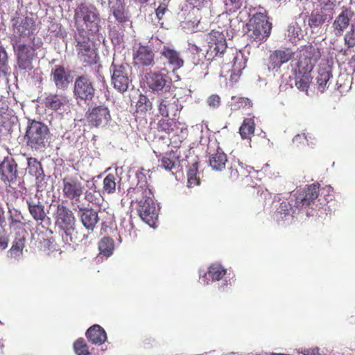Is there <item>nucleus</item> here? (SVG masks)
Returning <instances> with one entry per match:
<instances>
[{"label": "nucleus", "mask_w": 355, "mask_h": 355, "mask_svg": "<svg viewBox=\"0 0 355 355\" xmlns=\"http://www.w3.org/2000/svg\"><path fill=\"white\" fill-rule=\"evenodd\" d=\"M128 193L132 198L139 201L137 211L140 218L150 226H153L158 218L159 214L153 199V193L148 188L147 182H139L132 191H128Z\"/></svg>", "instance_id": "obj_1"}, {"label": "nucleus", "mask_w": 355, "mask_h": 355, "mask_svg": "<svg viewBox=\"0 0 355 355\" xmlns=\"http://www.w3.org/2000/svg\"><path fill=\"white\" fill-rule=\"evenodd\" d=\"M74 23L76 35H96L101 28L99 12L94 6L82 3L75 10Z\"/></svg>", "instance_id": "obj_2"}, {"label": "nucleus", "mask_w": 355, "mask_h": 355, "mask_svg": "<svg viewBox=\"0 0 355 355\" xmlns=\"http://www.w3.org/2000/svg\"><path fill=\"white\" fill-rule=\"evenodd\" d=\"M268 12H257L246 24L245 34L251 42L261 44L267 40L270 35L272 23L268 20Z\"/></svg>", "instance_id": "obj_3"}, {"label": "nucleus", "mask_w": 355, "mask_h": 355, "mask_svg": "<svg viewBox=\"0 0 355 355\" xmlns=\"http://www.w3.org/2000/svg\"><path fill=\"white\" fill-rule=\"evenodd\" d=\"M50 130L42 122L28 120L25 137L28 146L35 150L44 148L49 142Z\"/></svg>", "instance_id": "obj_4"}, {"label": "nucleus", "mask_w": 355, "mask_h": 355, "mask_svg": "<svg viewBox=\"0 0 355 355\" xmlns=\"http://www.w3.org/2000/svg\"><path fill=\"white\" fill-rule=\"evenodd\" d=\"M75 47L77 58L85 65H92L98 62L99 56L95 43L87 35H75Z\"/></svg>", "instance_id": "obj_5"}, {"label": "nucleus", "mask_w": 355, "mask_h": 355, "mask_svg": "<svg viewBox=\"0 0 355 355\" xmlns=\"http://www.w3.org/2000/svg\"><path fill=\"white\" fill-rule=\"evenodd\" d=\"M10 21L14 40L31 38L36 32L37 24L33 17L16 12Z\"/></svg>", "instance_id": "obj_6"}, {"label": "nucleus", "mask_w": 355, "mask_h": 355, "mask_svg": "<svg viewBox=\"0 0 355 355\" xmlns=\"http://www.w3.org/2000/svg\"><path fill=\"white\" fill-rule=\"evenodd\" d=\"M321 58L320 49L313 45L305 46L299 55L295 73L311 74L313 67Z\"/></svg>", "instance_id": "obj_7"}, {"label": "nucleus", "mask_w": 355, "mask_h": 355, "mask_svg": "<svg viewBox=\"0 0 355 355\" xmlns=\"http://www.w3.org/2000/svg\"><path fill=\"white\" fill-rule=\"evenodd\" d=\"M61 182L62 197L70 200L72 204L79 202L85 191L81 177L67 175L61 179Z\"/></svg>", "instance_id": "obj_8"}, {"label": "nucleus", "mask_w": 355, "mask_h": 355, "mask_svg": "<svg viewBox=\"0 0 355 355\" xmlns=\"http://www.w3.org/2000/svg\"><path fill=\"white\" fill-rule=\"evenodd\" d=\"M0 179L6 185L8 191L15 189L19 177L18 165L13 158L6 157L1 162Z\"/></svg>", "instance_id": "obj_9"}, {"label": "nucleus", "mask_w": 355, "mask_h": 355, "mask_svg": "<svg viewBox=\"0 0 355 355\" xmlns=\"http://www.w3.org/2000/svg\"><path fill=\"white\" fill-rule=\"evenodd\" d=\"M110 69L112 71L111 81L114 88L122 93L127 91L130 83L129 64L125 62L117 63L114 58Z\"/></svg>", "instance_id": "obj_10"}, {"label": "nucleus", "mask_w": 355, "mask_h": 355, "mask_svg": "<svg viewBox=\"0 0 355 355\" xmlns=\"http://www.w3.org/2000/svg\"><path fill=\"white\" fill-rule=\"evenodd\" d=\"M85 119L92 128H103L112 121L109 108L103 104L91 105L85 113Z\"/></svg>", "instance_id": "obj_11"}, {"label": "nucleus", "mask_w": 355, "mask_h": 355, "mask_svg": "<svg viewBox=\"0 0 355 355\" xmlns=\"http://www.w3.org/2000/svg\"><path fill=\"white\" fill-rule=\"evenodd\" d=\"M95 94L94 83L87 75H81L76 78L73 96L76 100L90 103L94 100Z\"/></svg>", "instance_id": "obj_12"}, {"label": "nucleus", "mask_w": 355, "mask_h": 355, "mask_svg": "<svg viewBox=\"0 0 355 355\" xmlns=\"http://www.w3.org/2000/svg\"><path fill=\"white\" fill-rule=\"evenodd\" d=\"M208 48L205 57L207 60H212L216 57H221L227 50V42L223 33L211 31L207 38Z\"/></svg>", "instance_id": "obj_13"}, {"label": "nucleus", "mask_w": 355, "mask_h": 355, "mask_svg": "<svg viewBox=\"0 0 355 355\" xmlns=\"http://www.w3.org/2000/svg\"><path fill=\"white\" fill-rule=\"evenodd\" d=\"M12 47L17 56V64L20 69L31 70L32 62L35 56V48L33 46L21 43L18 40H12Z\"/></svg>", "instance_id": "obj_14"}, {"label": "nucleus", "mask_w": 355, "mask_h": 355, "mask_svg": "<svg viewBox=\"0 0 355 355\" xmlns=\"http://www.w3.org/2000/svg\"><path fill=\"white\" fill-rule=\"evenodd\" d=\"M159 113L164 117H175L182 109L179 99L173 92L166 91L158 100Z\"/></svg>", "instance_id": "obj_15"}, {"label": "nucleus", "mask_w": 355, "mask_h": 355, "mask_svg": "<svg viewBox=\"0 0 355 355\" xmlns=\"http://www.w3.org/2000/svg\"><path fill=\"white\" fill-rule=\"evenodd\" d=\"M186 129L185 124L180 123L175 117L163 116L158 120L157 123V131L167 135L168 137H171V140L174 137H178V141L176 140L173 141L176 144L182 141L183 137H180L179 134L182 133L183 130Z\"/></svg>", "instance_id": "obj_16"}, {"label": "nucleus", "mask_w": 355, "mask_h": 355, "mask_svg": "<svg viewBox=\"0 0 355 355\" xmlns=\"http://www.w3.org/2000/svg\"><path fill=\"white\" fill-rule=\"evenodd\" d=\"M319 188L318 183H313L298 191L295 198V207L297 209L312 207L319 197Z\"/></svg>", "instance_id": "obj_17"}, {"label": "nucleus", "mask_w": 355, "mask_h": 355, "mask_svg": "<svg viewBox=\"0 0 355 355\" xmlns=\"http://www.w3.org/2000/svg\"><path fill=\"white\" fill-rule=\"evenodd\" d=\"M55 224L63 231L62 234L73 231L76 224V218L73 213L66 205L58 204L54 214Z\"/></svg>", "instance_id": "obj_18"}, {"label": "nucleus", "mask_w": 355, "mask_h": 355, "mask_svg": "<svg viewBox=\"0 0 355 355\" xmlns=\"http://www.w3.org/2000/svg\"><path fill=\"white\" fill-rule=\"evenodd\" d=\"M207 153L209 155V164L213 170L221 171L225 168L227 157L219 147L216 141H210L209 142Z\"/></svg>", "instance_id": "obj_19"}, {"label": "nucleus", "mask_w": 355, "mask_h": 355, "mask_svg": "<svg viewBox=\"0 0 355 355\" xmlns=\"http://www.w3.org/2000/svg\"><path fill=\"white\" fill-rule=\"evenodd\" d=\"M145 81L148 87L155 93L165 92L170 88V83L167 80L166 76L159 71H150L146 73Z\"/></svg>", "instance_id": "obj_20"}, {"label": "nucleus", "mask_w": 355, "mask_h": 355, "mask_svg": "<svg viewBox=\"0 0 355 355\" xmlns=\"http://www.w3.org/2000/svg\"><path fill=\"white\" fill-rule=\"evenodd\" d=\"M132 63L142 67H153L155 64V53L148 46L141 45L133 53Z\"/></svg>", "instance_id": "obj_21"}, {"label": "nucleus", "mask_w": 355, "mask_h": 355, "mask_svg": "<svg viewBox=\"0 0 355 355\" xmlns=\"http://www.w3.org/2000/svg\"><path fill=\"white\" fill-rule=\"evenodd\" d=\"M92 232L83 228L76 229L66 234H62V239L69 245L71 244L88 245L92 241Z\"/></svg>", "instance_id": "obj_22"}, {"label": "nucleus", "mask_w": 355, "mask_h": 355, "mask_svg": "<svg viewBox=\"0 0 355 355\" xmlns=\"http://www.w3.org/2000/svg\"><path fill=\"white\" fill-rule=\"evenodd\" d=\"M28 173L35 178V185L38 190H44L46 186V175L42 165L36 158H28Z\"/></svg>", "instance_id": "obj_23"}, {"label": "nucleus", "mask_w": 355, "mask_h": 355, "mask_svg": "<svg viewBox=\"0 0 355 355\" xmlns=\"http://www.w3.org/2000/svg\"><path fill=\"white\" fill-rule=\"evenodd\" d=\"M78 216L86 230L93 232L100 218L98 212L88 207H78Z\"/></svg>", "instance_id": "obj_24"}, {"label": "nucleus", "mask_w": 355, "mask_h": 355, "mask_svg": "<svg viewBox=\"0 0 355 355\" xmlns=\"http://www.w3.org/2000/svg\"><path fill=\"white\" fill-rule=\"evenodd\" d=\"M354 12L348 8L344 9L335 19L332 24L333 31L337 37L343 35L344 31L349 26Z\"/></svg>", "instance_id": "obj_25"}, {"label": "nucleus", "mask_w": 355, "mask_h": 355, "mask_svg": "<svg viewBox=\"0 0 355 355\" xmlns=\"http://www.w3.org/2000/svg\"><path fill=\"white\" fill-rule=\"evenodd\" d=\"M293 55V53L288 49L275 51L269 57V69L277 70L283 64L288 62Z\"/></svg>", "instance_id": "obj_26"}, {"label": "nucleus", "mask_w": 355, "mask_h": 355, "mask_svg": "<svg viewBox=\"0 0 355 355\" xmlns=\"http://www.w3.org/2000/svg\"><path fill=\"white\" fill-rule=\"evenodd\" d=\"M332 78V67L329 64L320 66L315 77L318 90L322 93L328 89Z\"/></svg>", "instance_id": "obj_27"}, {"label": "nucleus", "mask_w": 355, "mask_h": 355, "mask_svg": "<svg viewBox=\"0 0 355 355\" xmlns=\"http://www.w3.org/2000/svg\"><path fill=\"white\" fill-rule=\"evenodd\" d=\"M160 54L173 71L180 69L184 64V60L181 58L180 53L168 46H164Z\"/></svg>", "instance_id": "obj_28"}, {"label": "nucleus", "mask_w": 355, "mask_h": 355, "mask_svg": "<svg viewBox=\"0 0 355 355\" xmlns=\"http://www.w3.org/2000/svg\"><path fill=\"white\" fill-rule=\"evenodd\" d=\"M51 76L58 89H65L69 83L70 74L62 65H56L51 71Z\"/></svg>", "instance_id": "obj_29"}, {"label": "nucleus", "mask_w": 355, "mask_h": 355, "mask_svg": "<svg viewBox=\"0 0 355 355\" xmlns=\"http://www.w3.org/2000/svg\"><path fill=\"white\" fill-rule=\"evenodd\" d=\"M228 171L230 179L235 181L248 177L250 173V167L245 166L239 160H234L232 162Z\"/></svg>", "instance_id": "obj_30"}, {"label": "nucleus", "mask_w": 355, "mask_h": 355, "mask_svg": "<svg viewBox=\"0 0 355 355\" xmlns=\"http://www.w3.org/2000/svg\"><path fill=\"white\" fill-rule=\"evenodd\" d=\"M67 102V98L64 95L52 93L46 94L42 100V103L46 108L55 111L59 110Z\"/></svg>", "instance_id": "obj_31"}, {"label": "nucleus", "mask_w": 355, "mask_h": 355, "mask_svg": "<svg viewBox=\"0 0 355 355\" xmlns=\"http://www.w3.org/2000/svg\"><path fill=\"white\" fill-rule=\"evenodd\" d=\"M30 214L36 221L41 223L45 220L46 214L44 210V205L40 200L35 201L32 198L26 200Z\"/></svg>", "instance_id": "obj_32"}, {"label": "nucleus", "mask_w": 355, "mask_h": 355, "mask_svg": "<svg viewBox=\"0 0 355 355\" xmlns=\"http://www.w3.org/2000/svg\"><path fill=\"white\" fill-rule=\"evenodd\" d=\"M86 336L92 344L101 345L107 340V335L105 330L98 324H94L89 327Z\"/></svg>", "instance_id": "obj_33"}, {"label": "nucleus", "mask_w": 355, "mask_h": 355, "mask_svg": "<svg viewBox=\"0 0 355 355\" xmlns=\"http://www.w3.org/2000/svg\"><path fill=\"white\" fill-rule=\"evenodd\" d=\"M27 232L23 229L16 234L12 245L9 250L10 257H18L22 254L26 241Z\"/></svg>", "instance_id": "obj_34"}, {"label": "nucleus", "mask_w": 355, "mask_h": 355, "mask_svg": "<svg viewBox=\"0 0 355 355\" xmlns=\"http://www.w3.org/2000/svg\"><path fill=\"white\" fill-rule=\"evenodd\" d=\"M227 270L219 263H212L208 268L207 272L202 277V281L205 284H209L207 275L212 281H219L226 275Z\"/></svg>", "instance_id": "obj_35"}, {"label": "nucleus", "mask_w": 355, "mask_h": 355, "mask_svg": "<svg viewBox=\"0 0 355 355\" xmlns=\"http://www.w3.org/2000/svg\"><path fill=\"white\" fill-rule=\"evenodd\" d=\"M179 157L173 150L166 152L160 159H158L160 166L166 171H171L176 166Z\"/></svg>", "instance_id": "obj_36"}, {"label": "nucleus", "mask_w": 355, "mask_h": 355, "mask_svg": "<svg viewBox=\"0 0 355 355\" xmlns=\"http://www.w3.org/2000/svg\"><path fill=\"white\" fill-rule=\"evenodd\" d=\"M327 20V15L322 10H314L308 19V25L311 28H317L321 26Z\"/></svg>", "instance_id": "obj_37"}, {"label": "nucleus", "mask_w": 355, "mask_h": 355, "mask_svg": "<svg viewBox=\"0 0 355 355\" xmlns=\"http://www.w3.org/2000/svg\"><path fill=\"white\" fill-rule=\"evenodd\" d=\"M255 123L252 118H247L243 121L239 128V134L243 139H250L254 135Z\"/></svg>", "instance_id": "obj_38"}, {"label": "nucleus", "mask_w": 355, "mask_h": 355, "mask_svg": "<svg viewBox=\"0 0 355 355\" xmlns=\"http://www.w3.org/2000/svg\"><path fill=\"white\" fill-rule=\"evenodd\" d=\"M114 248V241L110 237L105 236L102 238L98 243L100 254L105 257H110L112 254Z\"/></svg>", "instance_id": "obj_39"}, {"label": "nucleus", "mask_w": 355, "mask_h": 355, "mask_svg": "<svg viewBox=\"0 0 355 355\" xmlns=\"http://www.w3.org/2000/svg\"><path fill=\"white\" fill-rule=\"evenodd\" d=\"M311 74L295 73V86L302 92H307L311 81Z\"/></svg>", "instance_id": "obj_40"}, {"label": "nucleus", "mask_w": 355, "mask_h": 355, "mask_svg": "<svg viewBox=\"0 0 355 355\" xmlns=\"http://www.w3.org/2000/svg\"><path fill=\"white\" fill-rule=\"evenodd\" d=\"M287 32L288 37L292 42H296L303 37L302 28L297 21L289 24Z\"/></svg>", "instance_id": "obj_41"}, {"label": "nucleus", "mask_w": 355, "mask_h": 355, "mask_svg": "<svg viewBox=\"0 0 355 355\" xmlns=\"http://www.w3.org/2000/svg\"><path fill=\"white\" fill-rule=\"evenodd\" d=\"M116 21L120 23L125 22L128 17L125 14L123 1L118 2L110 6Z\"/></svg>", "instance_id": "obj_42"}, {"label": "nucleus", "mask_w": 355, "mask_h": 355, "mask_svg": "<svg viewBox=\"0 0 355 355\" xmlns=\"http://www.w3.org/2000/svg\"><path fill=\"white\" fill-rule=\"evenodd\" d=\"M200 19L196 17H192L188 15L187 19L182 22V27L187 33L197 32Z\"/></svg>", "instance_id": "obj_43"}, {"label": "nucleus", "mask_w": 355, "mask_h": 355, "mask_svg": "<svg viewBox=\"0 0 355 355\" xmlns=\"http://www.w3.org/2000/svg\"><path fill=\"white\" fill-rule=\"evenodd\" d=\"M197 163L193 164L187 171V186L193 187L200 184V178L198 177Z\"/></svg>", "instance_id": "obj_44"}, {"label": "nucleus", "mask_w": 355, "mask_h": 355, "mask_svg": "<svg viewBox=\"0 0 355 355\" xmlns=\"http://www.w3.org/2000/svg\"><path fill=\"white\" fill-rule=\"evenodd\" d=\"M116 175L109 173L103 180V193L111 194L116 190Z\"/></svg>", "instance_id": "obj_45"}, {"label": "nucleus", "mask_w": 355, "mask_h": 355, "mask_svg": "<svg viewBox=\"0 0 355 355\" xmlns=\"http://www.w3.org/2000/svg\"><path fill=\"white\" fill-rule=\"evenodd\" d=\"M9 226L10 228L16 229L24 225V216L20 211L14 210L13 211H9Z\"/></svg>", "instance_id": "obj_46"}, {"label": "nucleus", "mask_w": 355, "mask_h": 355, "mask_svg": "<svg viewBox=\"0 0 355 355\" xmlns=\"http://www.w3.org/2000/svg\"><path fill=\"white\" fill-rule=\"evenodd\" d=\"M333 188L331 186H325L322 189L319 188V198L318 201L320 202L321 205H324L332 200Z\"/></svg>", "instance_id": "obj_47"}, {"label": "nucleus", "mask_w": 355, "mask_h": 355, "mask_svg": "<svg viewBox=\"0 0 355 355\" xmlns=\"http://www.w3.org/2000/svg\"><path fill=\"white\" fill-rule=\"evenodd\" d=\"M232 103V109L234 110H239L241 108L250 107H252V103L249 98L245 97H236L233 96Z\"/></svg>", "instance_id": "obj_48"}, {"label": "nucleus", "mask_w": 355, "mask_h": 355, "mask_svg": "<svg viewBox=\"0 0 355 355\" xmlns=\"http://www.w3.org/2000/svg\"><path fill=\"white\" fill-rule=\"evenodd\" d=\"M153 107L152 103L145 95H140L139 98L136 104L137 112L146 113L148 110H151Z\"/></svg>", "instance_id": "obj_49"}, {"label": "nucleus", "mask_w": 355, "mask_h": 355, "mask_svg": "<svg viewBox=\"0 0 355 355\" xmlns=\"http://www.w3.org/2000/svg\"><path fill=\"white\" fill-rule=\"evenodd\" d=\"M10 69L8 55L5 49L0 46V74L6 76Z\"/></svg>", "instance_id": "obj_50"}, {"label": "nucleus", "mask_w": 355, "mask_h": 355, "mask_svg": "<svg viewBox=\"0 0 355 355\" xmlns=\"http://www.w3.org/2000/svg\"><path fill=\"white\" fill-rule=\"evenodd\" d=\"M73 349L77 355H89V348L83 338L78 339L73 344Z\"/></svg>", "instance_id": "obj_51"}, {"label": "nucleus", "mask_w": 355, "mask_h": 355, "mask_svg": "<svg viewBox=\"0 0 355 355\" xmlns=\"http://www.w3.org/2000/svg\"><path fill=\"white\" fill-rule=\"evenodd\" d=\"M227 12L233 13L239 10L243 5V0H223Z\"/></svg>", "instance_id": "obj_52"}, {"label": "nucleus", "mask_w": 355, "mask_h": 355, "mask_svg": "<svg viewBox=\"0 0 355 355\" xmlns=\"http://www.w3.org/2000/svg\"><path fill=\"white\" fill-rule=\"evenodd\" d=\"M277 214L282 218L293 214V206L290 202L283 201L277 209Z\"/></svg>", "instance_id": "obj_53"}, {"label": "nucleus", "mask_w": 355, "mask_h": 355, "mask_svg": "<svg viewBox=\"0 0 355 355\" xmlns=\"http://www.w3.org/2000/svg\"><path fill=\"white\" fill-rule=\"evenodd\" d=\"M345 44L348 48H353L355 46V25L352 24L350 31L347 32L344 37Z\"/></svg>", "instance_id": "obj_54"}, {"label": "nucleus", "mask_w": 355, "mask_h": 355, "mask_svg": "<svg viewBox=\"0 0 355 355\" xmlns=\"http://www.w3.org/2000/svg\"><path fill=\"white\" fill-rule=\"evenodd\" d=\"M193 54L191 56V61L195 65H199L202 63L203 57H205L203 53H201V49L197 46H193Z\"/></svg>", "instance_id": "obj_55"}, {"label": "nucleus", "mask_w": 355, "mask_h": 355, "mask_svg": "<svg viewBox=\"0 0 355 355\" xmlns=\"http://www.w3.org/2000/svg\"><path fill=\"white\" fill-rule=\"evenodd\" d=\"M9 243L8 236L6 234V231L3 227V225L0 227V248L5 250L7 248Z\"/></svg>", "instance_id": "obj_56"}, {"label": "nucleus", "mask_w": 355, "mask_h": 355, "mask_svg": "<svg viewBox=\"0 0 355 355\" xmlns=\"http://www.w3.org/2000/svg\"><path fill=\"white\" fill-rule=\"evenodd\" d=\"M207 103L210 107L216 108L220 104V98L218 95L213 94L208 98Z\"/></svg>", "instance_id": "obj_57"}, {"label": "nucleus", "mask_w": 355, "mask_h": 355, "mask_svg": "<svg viewBox=\"0 0 355 355\" xmlns=\"http://www.w3.org/2000/svg\"><path fill=\"white\" fill-rule=\"evenodd\" d=\"M303 355H320V349L318 347H313L309 349H304L302 351Z\"/></svg>", "instance_id": "obj_58"}, {"label": "nucleus", "mask_w": 355, "mask_h": 355, "mask_svg": "<svg viewBox=\"0 0 355 355\" xmlns=\"http://www.w3.org/2000/svg\"><path fill=\"white\" fill-rule=\"evenodd\" d=\"M166 10V7L164 4L159 5V7L156 9V16L159 20L162 19Z\"/></svg>", "instance_id": "obj_59"}, {"label": "nucleus", "mask_w": 355, "mask_h": 355, "mask_svg": "<svg viewBox=\"0 0 355 355\" xmlns=\"http://www.w3.org/2000/svg\"><path fill=\"white\" fill-rule=\"evenodd\" d=\"M318 2L321 6L320 10H327L329 6H331L333 5L331 0H319Z\"/></svg>", "instance_id": "obj_60"}, {"label": "nucleus", "mask_w": 355, "mask_h": 355, "mask_svg": "<svg viewBox=\"0 0 355 355\" xmlns=\"http://www.w3.org/2000/svg\"><path fill=\"white\" fill-rule=\"evenodd\" d=\"M6 122V118L3 114L0 111V132L2 131V128L5 126Z\"/></svg>", "instance_id": "obj_61"}, {"label": "nucleus", "mask_w": 355, "mask_h": 355, "mask_svg": "<svg viewBox=\"0 0 355 355\" xmlns=\"http://www.w3.org/2000/svg\"><path fill=\"white\" fill-rule=\"evenodd\" d=\"M101 4L103 5V3H105V0H101ZM121 1H124V0H108L107 1V4L109 5V6L114 4V3H116L118 2H121Z\"/></svg>", "instance_id": "obj_62"}, {"label": "nucleus", "mask_w": 355, "mask_h": 355, "mask_svg": "<svg viewBox=\"0 0 355 355\" xmlns=\"http://www.w3.org/2000/svg\"><path fill=\"white\" fill-rule=\"evenodd\" d=\"M3 215L4 211L1 207H0V227H1L3 224L5 223V218Z\"/></svg>", "instance_id": "obj_63"}, {"label": "nucleus", "mask_w": 355, "mask_h": 355, "mask_svg": "<svg viewBox=\"0 0 355 355\" xmlns=\"http://www.w3.org/2000/svg\"><path fill=\"white\" fill-rule=\"evenodd\" d=\"M85 198L89 201V202H92V196L91 195V193H88L87 192L85 193Z\"/></svg>", "instance_id": "obj_64"}]
</instances>
